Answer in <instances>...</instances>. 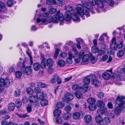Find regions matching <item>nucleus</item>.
Returning a JSON list of instances; mask_svg holds the SVG:
<instances>
[{"mask_svg": "<svg viewBox=\"0 0 125 125\" xmlns=\"http://www.w3.org/2000/svg\"><path fill=\"white\" fill-rule=\"evenodd\" d=\"M71 116V114L68 112H67L63 115V117L64 120L68 119Z\"/></svg>", "mask_w": 125, "mask_h": 125, "instance_id": "21", "label": "nucleus"}, {"mask_svg": "<svg viewBox=\"0 0 125 125\" xmlns=\"http://www.w3.org/2000/svg\"><path fill=\"white\" fill-rule=\"evenodd\" d=\"M21 94L20 90H16L15 91V95L16 96H18Z\"/></svg>", "mask_w": 125, "mask_h": 125, "instance_id": "59", "label": "nucleus"}, {"mask_svg": "<svg viewBox=\"0 0 125 125\" xmlns=\"http://www.w3.org/2000/svg\"><path fill=\"white\" fill-rule=\"evenodd\" d=\"M9 72L10 73L12 72H14L15 71V69L13 67H10L9 68Z\"/></svg>", "mask_w": 125, "mask_h": 125, "instance_id": "63", "label": "nucleus"}, {"mask_svg": "<svg viewBox=\"0 0 125 125\" xmlns=\"http://www.w3.org/2000/svg\"><path fill=\"white\" fill-rule=\"evenodd\" d=\"M91 50L93 53H95L98 52L99 49L97 48H96L95 47H94L92 48Z\"/></svg>", "mask_w": 125, "mask_h": 125, "instance_id": "48", "label": "nucleus"}, {"mask_svg": "<svg viewBox=\"0 0 125 125\" xmlns=\"http://www.w3.org/2000/svg\"><path fill=\"white\" fill-rule=\"evenodd\" d=\"M105 1L110 5L112 6L114 4V2L112 0H105Z\"/></svg>", "mask_w": 125, "mask_h": 125, "instance_id": "47", "label": "nucleus"}, {"mask_svg": "<svg viewBox=\"0 0 125 125\" xmlns=\"http://www.w3.org/2000/svg\"><path fill=\"white\" fill-rule=\"evenodd\" d=\"M97 95L99 98H102L103 97L104 94L103 93L100 92Z\"/></svg>", "mask_w": 125, "mask_h": 125, "instance_id": "57", "label": "nucleus"}, {"mask_svg": "<svg viewBox=\"0 0 125 125\" xmlns=\"http://www.w3.org/2000/svg\"><path fill=\"white\" fill-rule=\"evenodd\" d=\"M65 63V61L62 60H59L58 62V65L61 67L64 66Z\"/></svg>", "mask_w": 125, "mask_h": 125, "instance_id": "22", "label": "nucleus"}, {"mask_svg": "<svg viewBox=\"0 0 125 125\" xmlns=\"http://www.w3.org/2000/svg\"><path fill=\"white\" fill-rule=\"evenodd\" d=\"M56 11V10L55 9L52 8L49 10V12L51 14H53Z\"/></svg>", "mask_w": 125, "mask_h": 125, "instance_id": "56", "label": "nucleus"}, {"mask_svg": "<svg viewBox=\"0 0 125 125\" xmlns=\"http://www.w3.org/2000/svg\"><path fill=\"white\" fill-rule=\"evenodd\" d=\"M24 68V70L23 69H21V71L23 73H25L28 75H30L32 73V70L31 69V67L30 66H26Z\"/></svg>", "mask_w": 125, "mask_h": 125, "instance_id": "9", "label": "nucleus"}, {"mask_svg": "<svg viewBox=\"0 0 125 125\" xmlns=\"http://www.w3.org/2000/svg\"><path fill=\"white\" fill-rule=\"evenodd\" d=\"M61 114V111L59 109H55L53 112L54 115L56 116H58L60 115Z\"/></svg>", "mask_w": 125, "mask_h": 125, "instance_id": "23", "label": "nucleus"}, {"mask_svg": "<svg viewBox=\"0 0 125 125\" xmlns=\"http://www.w3.org/2000/svg\"><path fill=\"white\" fill-rule=\"evenodd\" d=\"M103 122L105 124H107L110 122V119L108 117H105L103 119Z\"/></svg>", "mask_w": 125, "mask_h": 125, "instance_id": "30", "label": "nucleus"}, {"mask_svg": "<svg viewBox=\"0 0 125 125\" xmlns=\"http://www.w3.org/2000/svg\"><path fill=\"white\" fill-rule=\"evenodd\" d=\"M106 71L109 72L110 73H109L106 72H104L102 75V77L105 80H108L110 78L111 74H112V69L111 68L109 70H106Z\"/></svg>", "mask_w": 125, "mask_h": 125, "instance_id": "8", "label": "nucleus"}, {"mask_svg": "<svg viewBox=\"0 0 125 125\" xmlns=\"http://www.w3.org/2000/svg\"><path fill=\"white\" fill-rule=\"evenodd\" d=\"M34 92L37 93L38 94V93H39L40 92H41V90L40 89V88L39 87H36L35 88L34 90Z\"/></svg>", "mask_w": 125, "mask_h": 125, "instance_id": "54", "label": "nucleus"}, {"mask_svg": "<svg viewBox=\"0 0 125 125\" xmlns=\"http://www.w3.org/2000/svg\"><path fill=\"white\" fill-rule=\"evenodd\" d=\"M58 75L56 74H54L53 75L50 80V82L53 83H55L57 80Z\"/></svg>", "mask_w": 125, "mask_h": 125, "instance_id": "17", "label": "nucleus"}, {"mask_svg": "<svg viewBox=\"0 0 125 125\" xmlns=\"http://www.w3.org/2000/svg\"><path fill=\"white\" fill-rule=\"evenodd\" d=\"M75 95L76 97L78 99H80L82 97V94L80 91H76L75 93Z\"/></svg>", "mask_w": 125, "mask_h": 125, "instance_id": "33", "label": "nucleus"}, {"mask_svg": "<svg viewBox=\"0 0 125 125\" xmlns=\"http://www.w3.org/2000/svg\"><path fill=\"white\" fill-rule=\"evenodd\" d=\"M96 104L97 106L100 108H103L105 106L104 103L101 100L97 101Z\"/></svg>", "mask_w": 125, "mask_h": 125, "instance_id": "16", "label": "nucleus"}, {"mask_svg": "<svg viewBox=\"0 0 125 125\" xmlns=\"http://www.w3.org/2000/svg\"><path fill=\"white\" fill-rule=\"evenodd\" d=\"M92 120V117L90 115H87L84 117V120L87 125L91 123Z\"/></svg>", "mask_w": 125, "mask_h": 125, "instance_id": "11", "label": "nucleus"}, {"mask_svg": "<svg viewBox=\"0 0 125 125\" xmlns=\"http://www.w3.org/2000/svg\"><path fill=\"white\" fill-rule=\"evenodd\" d=\"M67 56V54L65 52H62L60 54L59 56L62 58H64L66 57Z\"/></svg>", "mask_w": 125, "mask_h": 125, "instance_id": "53", "label": "nucleus"}, {"mask_svg": "<svg viewBox=\"0 0 125 125\" xmlns=\"http://www.w3.org/2000/svg\"><path fill=\"white\" fill-rule=\"evenodd\" d=\"M111 49L112 50H115L117 48V44L116 43V38L114 37L112 39V41L110 45Z\"/></svg>", "mask_w": 125, "mask_h": 125, "instance_id": "10", "label": "nucleus"}, {"mask_svg": "<svg viewBox=\"0 0 125 125\" xmlns=\"http://www.w3.org/2000/svg\"><path fill=\"white\" fill-rule=\"evenodd\" d=\"M59 51L60 50L58 49H56L54 56V58L55 59L57 58V56L59 54Z\"/></svg>", "mask_w": 125, "mask_h": 125, "instance_id": "40", "label": "nucleus"}, {"mask_svg": "<svg viewBox=\"0 0 125 125\" xmlns=\"http://www.w3.org/2000/svg\"><path fill=\"white\" fill-rule=\"evenodd\" d=\"M64 104L62 102H59L56 104V106L58 108H61L64 106Z\"/></svg>", "mask_w": 125, "mask_h": 125, "instance_id": "39", "label": "nucleus"}, {"mask_svg": "<svg viewBox=\"0 0 125 125\" xmlns=\"http://www.w3.org/2000/svg\"><path fill=\"white\" fill-rule=\"evenodd\" d=\"M51 20H48L49 22H52L53 23H57L59 20L60 21H62L60 23V25H62L63 24V23L62 22L64 20L63 16L62 13H59L58 11L56 14L54 15L51 17Z\"/></svg>", "mask_w": 125, "mask_h": 125, "instance_id": "3", "label": "nucleus"}, {"mask_svg": "<svg viewBox=\"0 0 125 125\" xmlns=\"http://www.w3.org/2000/svg\"><path fill=\"white\" fill-rule=\"evenodd\" d=\"M26 109L27 112L28 113H30L31 112L32 110V107L31 105H28L26 107Z\"/></svg>", "mask_w": 125, "mask_h": 125, "instance_id": "45", "label": "nucleus"}, {"mask_svg": "<svg viewBox=\"0 0 125 125\" xmlns=\"http://www.w3.org/2000/svg\"><path fill=\"white\" fill-rule=\"evenodd\" d=\"M87 102L89 104H95L96 101L94 98L90 97L87 99Z\"/></svg>", "mask_w": 125, "mask_h": 125, "instance_id": "25", "label": "nucleus"}, {"mask_svg": "<svg viewBox=\"0 0 125 125\" xmlns=\"http://www.w3.org/2000/svg\"><path fill=\"white\" fill-rule=\"evenodd\" d=\"M40 104L42 106H45L48 104V102L47 100L45 99L41 100Z\"/></svg>", "mask_w": 125, "mask_h": 125, "instance_id": "29", "label": "nucleus"}, {"mask_svg": "<svg viewBox=\"0 0 125 125\" xmlns=\"http://www.w3.org/2000/svg\"><path fill=\"white\" fill-rule=\"evenodd\" d=\"M66 13H70V11H72L73 9L72 7L70 6H66L65 7Z\"/></svg>", "mask_w": 125, "mask_h": 125, "instance_id": "37", "label": "nucleus"}, {"mask_svg": "<svg viewBox=\"0 0 125 125\" xmlns=\"http://www.w3.org/2000/svg\"><path fill=\"white\" fill-rule=\"evenodd\" d=\"M77 10V6L76 10H74L73 11L74 12L73 13H66V11H65V13L64 14V16L66 17L65 20L66 21H69L71 19L70 14H71V16H72V18L73 20L74 21H76L79 22L80 21V19H79L78 15H80L81 17H83L84 13H83V15H80V13Z\"/></svg>", "mask_w": 125, "mask_h": 125, "instance_id": "2", "label": "nucleus"}, {"mask_svg": "<svg viewBox=\"0 0 125 125\" xmlns=\"http://www.w3.org/2000/svg\"><path fill=\"white\" fill-rule=\"evenodd\" d=\"M72 51L75 52L76 55H77L78 53V52L77 51L76 48L75 46H73L72 48Z\"/></svg>", "mask_w": 125, "mask_h": 125, "instance_id": "60", "label": "nucleus"}, {"mask_svg": "<svg viewBox=\"0 0 125 125\" xmlns=\"http://www.w3.org/2000/svg\"><path fill=\"white\" fill-rule=\"evenodd\" d=\"M89 58V55H84L82 58V64H84L87 63L88 62Z\"/></svg>", "mask_w": 125, "mask_h": 125, "instance_id": "14", "label": "nucleus"}, {"mask_svg": "<svg viewBox=\"0 0 125 125\" xmlns=\"http://www.w3.org/2000/svg\"><path fill=\"white\" fill-rule=\"evenodd\" d=\"M62 119L60 117H57L56 119V122L59 124H60L62 122Z\"/></svg>", "mask_w": 125, "mask_h": 125, "instance_id": "50", "label": "nucleus"}, {"mask_svg": "<svg viewBox=\"0 0 125 125\" xmlns=\"http://www.w3.org/2000/svg\"><path fill=\"white\" fill-rule=\"evenodd\" d=\"M121 74H118V80L122 81L124 79L123 76Z\"/></svg>", "mask_w": 125, "mask_h": 125, "instance_id": "52", "label": "nucleus"}, {"mask_svg": "<svg viewBox=\"0 0 125 125\" xmlns=\"http://www.w3.org/2000/svg\"><path fill=\"white\" fill-rule=\"evenodd\" d=\"M83 4V5L80 4L77 5V10L80 15H83L84 13L87 17L90 16L89 9H92L93 6L96 4L100 8L104 7L103 2L101 0H89V2H85Z\"/></svg>", "mask_w": 125, "mask_h": 125, "instance_id": "1", "label": "nucleus"}, {"mask_svg": "<svg viewBox=\"0 0 125 125\" xmlns=\"http://www.w3.org/2000/svg\"><path fill=\"white\" fill-rule=\"evenodd\" d=\"M16 115L20 117L23 118H24L29 116V115L26 114L22 115L16 114Z\"/></svg>", "mask_w": 125, "mask_h": 125, "instance_id": "42", "label": "nucleus"}, {"mask_svg": "<svg viewBox=\"0 0 125 125\" xmlns=\"http://www.w3.org/2000/svg\"><path fill=\"white\" fill-rule=\"evenodd\" d=\"M13 4L12 0H9L7 2V5L8 6H11Z\"/></svg>", "mask_w": 125, "mask_h": 125, "instance_id": "55", "label": "nucleus"}, {"mask_svg": "<svg viewBox=\"0 0 125 125\" xmlns=\"http://www.w3.org/2000/svg\"><path fill=\"white\" fill-rule=\"evenodd\" d=\"M73 98V94L70 93H66L62 98L63 101L65 102H67L72 100Z\"/></svg>", "mask_w": 125, "mask_h": 125, "instance_id": "7", "label": "nucleus"}, {"mask_svg": "<svg viewBox=\"0 0 125 125\" xmlns=\"http://www.w3.org/2000/svg\"><path fill=\"white\" fill-rule=\"evenodd\" d=\"M53 3V4H56L57 2L55 0H47L46 1V4L48 5H50Z\"/></svg>", "mask_w": 125, "mask_h": 125, "instance_id": "32", "label": "nucleus"}, {"mask_svg": "<svg viewBox=\"0 0 125 125\" xmlns=\"http://www.w3.org/2000/svg\"><path fill=\"white\" fill-rule=\"evenodd\" d=\"M26 92L29 95H31L33 92L32 89L30 88H28L26 89Z\"/></svg>", "mask_w": 125, "mask_h": 125, "instance_id": "38", "label": "nucleus"}, {"mask_svg": "<svg viewBox=\"0 0 125 125\" xmlns=\"http://www.w3.org/2000/svg\"><path fill=\"white\" fill-rule=\"evenodd\" d=\"M103 109H100L99 111L100 113L102 115L107 113V109L106 108L104 107Z\"/></svg>", "mask_w": 125, "mask_h": 125, "instance_id": "31", "label": "nucleus"}, {"mask_svg": "<svg viewBox=\"0 0 125 125\" xmlns=\"http://www.w3.org/2000/svg\"><path fill=\"white\" fill-rule=\"evenodd\" d=\"M33 67L34 70L38 71L40 69V64L38 63H35L33 64Z\"/></svg>", "mask_w": 125, "mask_h": 125, "instance_id": "24", "label": "nucleus"}, {"mask_svg": "<svg viewBox=\"0 0 125 125\" xmlns=\"http://www.w3.org/2000/svg\"><path fill=\"white\" fill-rule=\"evenodd\" d=\"M64 109L66 111H70L71 109V108L70 106L68 105L65 107Z\"/></svg>", "mask_w": 125, "mask_h": 125, "instance_id": "64", "label": "nucleus"}, {"mask_svg": "<svg viewBox=\"0 0 125 125\" xmlns=\"http://www.w3.org/2000/svg\"><path fill=\"white\" fill-rule=\"evenodd\" d=\"M37 96L39 99L41 100L43 99V98L44 97L43 93L42 92L38 93V94H37Z\"/></svg>", "mask_w": 125, "mask_h": 125, "instance_id": "35", "label": "nucleus"}, {"mask_svg": "<svg viewBox=\"0 0 125 125\" xmlns=\"http://www.w3.org/2000/svg\"><path fill=\"white\" fill-rule=\"evenodd\" d=\"M17 66L18 67H21V69H23L25 66V62H23L22 63L21 62H19L17 63Z\"/></svg>", "mask_w": 125, "mask_h": 125, "instance_id": "34", "label": "nucleus"}, {"mask_svg": "<svg viewBox=\"0 0 125 125\" xmlns=\"http://www.w3.org/2000/svg\"><path fill=\"white\" fill-rule=\"evenodd\" d=\"M38 85L41 88H44L45 87L46 85L44 83L41 82H39L38 83Z\"/></svg>", "mask_w": 125, "mask_h": 125, "instance_id": "49", "label": "nucleus"}, {"mask_svg": "<svg viewBox=\"0 0 125 125\" xmlns=\"http://www.w3.org/2000/svg\"><path fill=\"white\" fill-rule=\"evenodd\" d=\"M47 66L49 68L52 67L53 64V61L51 58H49L47 60Z\"/></svg>", "mask_w": 125, "mask_h": 125, "instance_id": "20", "label": "nucleus"}, {"mask_svg": "<svg viewBox=\"0 0 125 125\" xmlns=\"http://www.w3.org/2000/svg\"><path fill=\"white\" fill-rule=\"evenodd\" d=\"M57 78H57L56 82H57V83L58 84H60L62 83V80L61 78L59 76H58Z\"/></svg>", "mask_w": 125, "mask_h": 125, "instance_id": "61", "label": "nucleus"}, {"mask_svg": "<svg viewBox=\"0 0 125 125\" xmlns=\"http://www.w3.org/2000/svg\"><path fill=\"white\" fill-rule=\"evenodd\" d=\"M90 80L88 78H85L83 81V82L84 84L88 85L90 83Z\"/></svg>", "mask_w": 125, "mask_h": 125, "instance_id": "41", "label": "nucleus"}, {"mask_svg": "<svg viewBox=\"0 0 125 125\" xmlns=\"http://www.w3.org/2000/svg\"><path fill=\"white\" fill-rule=\"evenodd\" d=\"M125 96L118 95V114L121 112L125 104Z\"/></svg>", "mask_w": 125, "mask_h": 125, "instance_id": "4", "label": "nucleus"}, {"mask_svg": "<svg viewBox=\"0 0 125 125\" xmlns=\"http://www.w3.org/2000/svg\"><path fill=\"white\" fill-rule=\"evenodd\" d=\"M73 58L74 59L76 62L78 63L80 61L81 58L79 57L78 58H76L75 57L73 56Z\"/></svg>", "mask_w": 125, "mask_h": 125, "instance_id": "62", "label": "nucleus"}, {"mask_svg": "<svg viewBox=\"0 0 125 125\" xmlns=\"http://www.w3.org/2000/svg\"><path fill=\"white\" fill-rule=\"evenodd\" d=\"M84 115V112L82 111H79L78 112H75L73 114L72 116L74 119H77L80 117L82 118Z\"/></svg>", "mask_w": 125, "mask_h": 125, "instance_id": "5", "label": "nucleus"}, {"mask_svg": "<svg viewBox=\"0 0 125 125\" xmlns=\"http://www.w3.org/2000/svg\"><path fill=\"white\" fill-rule=\"evenodd\" d=\"M22 74L21 72L18 71L15 73V76L16 77L19 78L21 76Z\"/></svg>", "mask_w": 125, "mask_h": 125, "instance_id": "43", "label": "nucleus"}, {"mask_svg": "<svg viewBox=\"0 0 125 125\" xmlns=\"http://www.w3.org/2000/svg\"><path fill=\"white\" fill-rule=\"evenodd\" d=\"M36 20L37 22H42L43 23H45L46 21V20L45 18H42L41 19H40L39 18H37L36 19Z\"/></svg>", "mask_w": 125, "mask_h": 125, "instance_id": "44", "label": "nucleus"}, {"mask_svg": "<svg viewBox=\"0 0 125 125\" xmlns=\"http://www.w3.org/2000/svg\"><path fill=\"white\" fill-rule=\"evenodd\" d=\"M95 119L96 122L98 123H100L103 122V119L100 115H98L96 116Z\"/></svg>", "mask_w": 125, "mask_h": 125, "instance_id": "26", "label": "nucleus"}, {"mask_svg": "<svg viewBox=\"0 0 125 125\" xmlns=\"http://www.w3.org/2000/svg\"><path fill=\"white\" fill-rule=\"evenodd\" d=\"M84 51L83 50H82L80 51L79 53V57L80 58H82L84 56Z\"/></svg>", "mask_w": 125, "mask_h": 125, "instance_id": "51", "label": "nucleus"}, {"mask_svg": "<svg viewBox=\"0 0 125 125\" xmlns=\"http://www.w3.org/2000/svg\"><path fill=\"white\" fill-rule=\"evenodd\" d=\"M28 98L26 97H24L22 99V102L23 103L26 104L28 103Z\"/></svg>", "mask_w": 125, "mask_h": 125, "instance_id": "58", "label": "nucleus"}, {"mask_svg": "<svg viewBox=\"0 0 125 125\" xmlns=\"http://www.w3.org/2000/svg\"><path fill=\"white\" fill-rule=\"evenodd\" d=\"M88 107L89 110L91 111H94L96 109V107L95 106V104H89Z\"/></svg>", "mask_w": 125, "mask_h": 125, "instance_id": "19", "label": "nucleus"}, {"mask_svg": "<svg viewBox=\"0 0 125 125\" xmlns=\"http://www.w3.org/2000/svg\"><path fill=\"white\" fill-rule=\"evenodd\" d=\"M10 83L9 79L6 78L4 79L3 78L0 79V86H4L6 87H8Z\"/></svg>", "mask_w": 125, "mask_h": 125, "instance_id": "6", "label": "nucleus"}, {"mask_svg": "<svg viewBox=\"0 0 125 125\" xmlns=\"http://www.w3.org/2000/svg\"><path fill=\"white\" fill-rule=\"evenodd\" d=\"M29 100L31 103H35L37 102H39L37 97L33 95L30 96L29 98Z\"/></svg>", "mask_w": 125, "mask_h": 125, "instance_id": "15", "label": "nucleus"}, {"mask_svg": "<svg viewBox=\"0 0 125 125\" xmlns=\"http://www.w3.org/2000/svg\"><path fill=\"white\" fill-rule=\"evenodd\" d=\"M45 62V59L44 58H42L40 66V67L41 68L43 69L46 66V64Z\"/></svg>", "mask_w": 125, "mask_h": 125, "instance_id": "18", "label": "nucleus"}, {"mask_svg": "<svg viewBox=\"0 0 125 125\" xmlns=\"http://www.w3.org/2000/svg\"><path fill=\"white\" fill-rule=\"evenodd\" d=\"M118 48L123 49V47L124 45H123V40L121 39H118Z\"/></svg>", "mask_w": 125, "mask_h": 125, "instance_id": "27", "label": "nucleus"}, {"mask_svg": "<svg viewBox=\"0 0 125 125\" xmlns=\"http://www.w3.org/2000/svg\"><path fill=\"white\" fill-rule=\"evenodd\" d=\"M90 78L93 80L92 83L95 86H97L100 83L99 81L96 79V76L95 75H93L90 77Z\"/></svg>", "mask_w": 125, "mask_h": 125, "instance_id": "12", "label": "nucleus"}, {"mask_svg": "<svg viewBox=\"0 0 125 125\" xmlns=\"http://www.w3.org/2000/svg\"><path fill=\"white\" fill-rule=\"evenodd\" d=\"M72 89L74 90H79L81 88V87H80L77 84H74L72 86Z\"/></svg>", "mask_w": 125, "mask_h": 125, "instance_id": "36", "label": "nucleus"}, {"mask_svg": "<svg viewBox=\"0 0 125 125\" xmlns=\"http://www.w3.org/2000/svg\"><path fill=\"white\" fill-rule=\"evenodd\" d=\"M69 57L67 59L66 62L67 63L69 64H71L73 63L72 58L73 57V54L71 52L68 53Z\"/></svg>", "mask_w": 125, "mask_h": 125, "instance_id": "13", "label": "nucleus"}, {"mask_svg": "<svg viewBox=\"0 0 125 125\" xmlns=\"http://www.w3.org/2000/svg\"><path fill=\"white\" fill-rule=\"evenodd\" d=\"M124 53V52L123 50H120L119 51L118 53V56L119 57H121L123 55Z\"/></svg>", "mask_w": 125, "mask_h": 125, "instance_id": "46", "label": "nucleus"}, {"mask_svg": "<svg viewBox=\"0 0 125 125\" xmlns=\"http://www.w3.org/2000/svg\"><path fill=\"white\" fill-rule=\"evenodd\" d=\"M8 107L9 110L11 111H13L15 107V105L13 103H11L9 104Z\"/></svg>", "mask_w": 125, "mask_h": 125, "instance_id": "28", "label": "nucleus"}]
</instances>
